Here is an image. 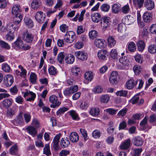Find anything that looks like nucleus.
<instances>
[{
  "instance_id": "16",
  "label": "nucleus",
  "mask_w": 156,
  "mask_h": 156,
  "mask_svg": "<svg viewBox=\"0 0 156 156\" xmlns=\"http://www.w3.org/2000/svg\"><path fill=\"white\" fill-rule=\"evenodd\" d=\"M118 73L116 71H113L110 75L109 80L110 83L112 84H116L117 82Z\"/></svg>"
},
{
  "instance_id": "63",
  "label": "nucleus",
  "mask_w": 156,
  "mask_h": 156,
  "mask_svg": "<svg viewBox=\"0 0 156 156\" xmlns=\"http://www.w3.org/2000/svg\"><path fill=\"white\" fill-rule=\"evenodd\" d=\"M65 57L63 52L60 53L58 55V60L61 63H62L63 60Z\"/></svg>"
},
{
  "instance_id": "22",
  "label": "nucleus",
  "mask_w": 156,
  "mask_h": 156,
  "mask_svg": "<svg viewBox=\"0 0 156 156\" xmlns=\"http://www.w3.org/2000/svg\"><path fill=\"white\" fill-rule=\"evenodd\" d=\"M70 144V142L67 138H62L60 140V145L63 148L67 147Z\"/></svg>"
},
{
  "instance_id": "10",
  "label": "nucleus",
  "mask_w": 156,
  "mask_h": 156,
  "mask_svg": "<svg viewBox=\"0 0 156 156\" xmlns=\"http://www.w3.org/2000/svg\"><path fill=\"white\" fill-rule=\"evenodd\" d=\"M76 57L82 61L86 60L87 58V53L83 51H78L75 53Z\"/></svg>"
},
{
  "instance_id": "59",
  "label": "nucleus",
  "mask_w": 156,
  "mask_h": 156,
  "mask_svg": "<svg viewBox=\"0 0 156 156\" xmlns=\"http://www.w3.org/2000/svg\"><path fill=\"white\" fill-rule=\"evenodd\" d=\"M148 51L151 53L153 54L156 52V46L154 44H151L148 48Z\"/></svg>"
},
{
  "instance_id": "17",
  "label": "nucleus",
  "mask_w": 156,
  "mask_h": 156,
  "mask_svg": "<svg viewBox=\"0 0 156 156\" xmlns=\"http://www.w3.org/2000/svg\"><path fill=\"white\" fill-rule=\"evenodd\" d=\"M121 5L119 3L113 4L111 7L112 12L115 14H118L121 10Z\"/></svg>"
},
{
  "instance_id": "9",
  "label": "nucleus",
  "mask_w": 156,
  "mask_h": 156,
  "mask_svg": "<svg viewBox=\"0 0 156 156\" xmlns=\"http://www.w3.org/2000/svg\"><path fill=\"white\" fill-rule=\"evenodd\" d=\"M20 26V24H17L14 23H10L7 26V30L14 33H16Z\"/></svg>"
},
{
  "instance_id": "49",
  "label": "nucleus",
  "mask_w": 156,
  "mask_h": 156,
  "mask_svg": "<svg viewBox=\"0 0 156 156\" xmlns=\"http://www.w3.org/2000/svg\"><path fill=\"white\" fill-rule=\"evenodd\" d=\"M142 151L141 148L133 149L131 152V154L133 156H139Z\"/></svg>"
},
{
  "instance_id": "8",
  "label": "nucleus",
  "mask_w": 156,
  "mask_h": 156,
  "mask_svg": "<svg viewBox=\"0 0 156 156\" xmlns=\"http://www.w3.org/2000/svg\"><path fill=\"white\" fill-rule=\"evenodd\" d=\"M49 101L53 104L51 105L50 107L55 108L58 107L61 104V103L57 100V97L55 95L51 96L49 98Z\"/></svg>"
},
{
  "instance_id": "21",
  "label": "nucleus",
  "mask_w": 156,
  "mask_h": 156,
  "mask_svg": "<svg viewBox=\"0 0 156 156\" xmlns=\"http://www.w3.org/2000/svg\"><path fill=\"white\" fill-rule=\"evenodd\" d=\"M107 51L104 49H102L99 51L98 53V58L101 60H105L106 58Z\"/></svg>"
},
{
  "instance_id": "37",
  "label": "nucleus",
  "mask_w": 156,
  "mask_h": 156,
  "mask_svg": "<svg viewBox=\"0 0 156 156\" xmlns=\"http://www.w3.org/2000/svg\"><path fill=\"white\" fill-rule=\"evenodd\" d=\"M25 23L29 28H31L33 27V23L32 20L28 17H25L24 19Z\"/></svg>"
},
{
  "instance_id": "44",
  "label": "nucleus",
  "mask_w": 156,
  "mask_h": 156,
  "mask_svg": "<svg viewBox=\"0 0 156 156\" xmlns=\"http://www.w3.org/2000/svg\"><path fill=\"white\" fill-rule=\"evenodd\" d=\"M110 8V5L107 3L102 4L100 7L101 11L105 12H108Z\"/></svg>"
},
{
  "instance_id": "56",
  "label": "nucleus",
  "mask_w": 156,
  "mask_h": 156,
  "mask_svg": "<svg viewBox=\"0 0 156 156\" xmlns=\"http://www.w3.org/2000/svg\"><path fill=\"white\" fill-rule=\"evenodd\" d=\"M80 132L82 135L84 139L86 140L88 139L87 137V131L84 129H80Z\"/></svg>"
},
{
  "instance_id": "50",
  "label": "nucleus",
  "mask_w": 156,
  "mask_h": 156,
  "mask_svg": "<svg viewBox=\"0 0 156 156\" xmlns=\"http://www.w3.org/2000/svg\"><path fill=\"white\" fill-rule=\"evenodd\" d=\"M154 7V2L151 0L147 1V9L148 10H151L153 9Z\"/></svg>"
},
{
  "instance_id": "32",
  "label": "nucleus",
  "mask_w": 156,
  "mask_h": 156,
  "mask_svg": "<svg viewBox=\"0 0 156 156\" xmlns=\"http://www.w3.org/2000/svg\"><path fill=\"white\" fill-rule=\"evenodd\" d=\"M107 41L108 46L111 48L114 47L116 44V41L111 36L108 37L107 39Z\"/></svg>"
},
{
  "instance_id": "7",
  "label": "nucleus",
  "mask_w": 156,
  "mask_h": 156,
  "mask_svg": "<svg viewBox=\"0 0 156 156\" xmlns=\"http://www.w3.org/2000/svg\"><path fill=\"white\" fill-rule=\"evenodd\" d=\"M23 97L28 101H33L36 97V94L32 91L27 90L23 93Z\"/></svg>"
},
{
  "instance_id": "3",
  "label": "nucleus",
  "mask_w": 156,
  "mask_h": 156,
  "mask_svg": "<svg viewBox=\"0 0 156 156\" xmlns=\"http://www.w3.org/2000/svg\"><path fill=\"white\" fill-rule=\"evenodd\" d=\"M76 35L72 31H67L64 36V40L67 43H71L75 39Z\"/></svg>"
},
{
  "instance_id": "53",
  "label": "nucleus",
  "mask_w": 156,
  "mask_h": 156,
  "mask_svg": "<svg viewBox=\"0 0 156 156\" xmlns=\"http://www.w3.org/2000/svg\"><path fill=\"white\" fill-rule=\"evenodd\" d=\"M130 10V9L128 4L123 6L121 8L122 12L125 14H126L129 13Z\"/></svg>"
},
{
  "instance_id": "20",
  "label": "nucleus",
  "mask_w": 156,
  "mask_h": 156,
  "mask_svg": "<svg viewBox=\"0 0 156 156\" xmlns=\"http://www.w3.org/2000/svg\"><path fill=\"white\" fill-rule=\"evenodd\" d=\"M21 9L20 5H15L12 7V14L14 15H18L20 14Z\"/></svg>"
},
{
  "instance_id": "55",
  "label": "nucleus",
  "mask_w": 156,
  "mask_h": 156,
  "mask_svg": "<svg viewBox=\"0 0 156 156\" xmlns=\"http://www.w3.org/2000/svg\"><path fill=\"white\" fill-rule=\"evenodd\" d=\"M101 133L99 130L95 129L94 130L92 133L93 137L95 139L99 138L101 136Z\"/></svg>"
},
{
  "instance_id": "4",
  "label": "nucleus",
  "mask_w": 156,
  "mask_h": 156,
  "mask_svg": "<svg viewBox=\"0 0 156 156\" xmlns=\"http://www.w3.org/2000/svg\"><path fill=\"white\" fill-rule=\"evenodd\" d=\"M61 136V134L59 133L55 136L53 140L51 145V147L52 149H53L55 151H59L61 149V148L60 147L58 144Z\"/></svg>"
},
{
  "instance_id": "54",
  "label": "nucleus",
  "mask_w": 156,
  "mask_h": 156,
  "mask_svg": "<svg viewBox=\"0 0 156 156\" xmlns=\"http://www.w3.org/2000/svg\"><path fill=\"white\" fill-rule=\"evenodd\" d=\"M69 109V108L66 107H63L59 109L56 112V115H59L63 114Z\"/></svg>"
},
{
  "instance_id": "41",
  "label": "nucleus",
  "mask_w": 156,
  "mask_h": 156,
  "mask_svg": "<svg viewBox=\"0 0 156 156\" xmlns=\"http://www.w3.org/2000/svg\"><path fill=\"white\" fill-rule=\"evenodd\" d=\"M2 69L5 72H10L11 70L10 66L6 63H4L2 65Z\"/></svg>"
},
{
  "instance_id": "64",
  "label": "nucleus",
  "mask_w": 156,
  "mask_h": 156,
  "mask_svg": "<svg viewBox=\"0 0 156 156\" xmlns=\"http://www.w3.org/2000/svg\"><path fill=\"white\" fill-rule=\"evenodd\" d=\"M60 30L62 32L65 33L66 31H67L68 30V27L66 24L61 25L59 27Z\"/></svg>"
},
{
  "instance_id": "52",
  "label": "nucleus",
  "mask_w": 156,
  "mask_h": 156,
  "mask_svg": "<svg viewBox=\"0 0 156 156\" xmlns=\"http://www.w3.org/2000/svg\"><path fill=\"white\" fill-rule=\"evenodd\" d=\"M104 111L108 113L109 115H115L118 111L117 109H114L112 108H108L105 110Z\"/></svg>"
},
{
  "instance_id": "39",
  "label": "nucleus",
  "mask_w": 156,
  "mask_h": 156,
  "mask_svg": "<svg viewBox=\"0 0 156 156\" xmlns=\"http://www.w3.org/2000/svg\"><path fill=\"white\" fill-rule=\"evenodd\" d=\"M43 153L47 156L51 154L50 150V147L49 144H47L45 146L43 149Z\"/></svg>"
},
{
  "instance_id": "5",
  "label": "nucleus",
  "mask_w": 156,
  "mask_h": 156,
  "mask_svg": "<svg viewBox=\"0 0 156 156\" xmlns=\"http://www.w3.org/2000/svg\"><path fill=\"white\" fill-rule=\"evenodd\" d=\"M137 20L139 25L141 28H144L146 24V12H145L142 16V20H141V15L139 12H137Z\"/></svg>"
},
{
  "instance_id": "24",
  "label": "nucleus",
  "mask_w": 156,
  "mask_h": 156,
  "mask_svg": "<svg viewBox=\"0 0 156 156\" xmlns=\"http://www.w3.org/2000/svg\"><path fill=\"white\" fill-rule=\"evenodd\" d=\"M102 19L103 22L102 23V27L104 29H106L110 25V18L108 17H105L102 18Z\"/></svg>"
},
{
  "instance_id": "29",
  "label": "nucleus",
  "mask_w": 156,
  "mask_h": 156,
  "mask_svg": "<svg viewBox=\"0 0 156 156\" xmlns=\"http://www.w3.org/2000/svg\"><path fill=\"white\" fill-rule=\"evenodd\" d=\"M40 5V0H33L31 3V7L34 10H37Z\"/></svg>"
},
{
  "instance_id": "45",
  "label": "nucleus",
  "mask_w": 156,
  "mask_h": 156,
  "mask_svg": "<svg viewBox=\"0 0 156 156\" xmlns=\"http://www.w3.org/2000/svg\"><path fill=\"white\" fill-rule=\"evenodd\" d=\"M15 16L14 19L13 23L17 24H20L23 19V16L21 14Z\"/></svg>"
},
{
  "instance_id": "13",
  "label": "nucleus",
  "mask_w": 156,
  "mask_h": 156,
  "mask_svg": "<svg viewBox=\"0 0 156 156\" xmlns=\"http://www.w3.org/2000/svg\"><path fill=\"white\" fill-rule=\"evenodd\" d=\"M17 107L16 106H13L11 108H8L6 112V116L8 117L12 118L15 115L17 112Z\"/></svg>"
},
{
  "instance_id": "23",
  "label": "nucleus",
  "mask_w": 156,
  "mask_h": 156,
  "mask_svg": "<svg viewBox=\"0 0 156 156\" xmlns=\"http://www.w3.org/2000/svg\"><path fill=\"white\" fill-rule=\"evenodd\" d=\"M69 138L72 142L75 143L78 140L79 136L78 134L76 133L72 132L70 134Z\"/></svg>"
},
{
  "instance_id": "33",
  "label": "nucleus",
  "mask_w": 156,
  "mask_h": 156,
  "mask_svg": "<svg viewBox=\"0 0 156 156\" xmlns=\"http://www.w3.org/2000/svg\"><path fill=\"white\" fill-rule=\"evenodd\" d=\"M137 49L140 52H142L145 48V44L142 41H138L137 43Z\"/></svg>"
},
{
  "instance_id": "11",
  "label": "nucleus",
  "mask_w": 156,
  "mask_h": 156,
  "mask_svg": "<svg viewBox=\"0 0 156 156\" xmlns=\"http://www.w3.org/2000/svg\"><path fill=\"white\" fill-rule=\"evenodd\" d=\"M35 18L37 21L39 23H42L45 20V15L41 11L37 12L36 14Z\"/></svg>"
},
{
  "instance_id": "1",
  "label": "nucleus",
  "mask_w": 156,
  "mask_h": 156,
  "mask_svg": "<svg viewBox=\"0 0 156 156\" xmlns=\"http://www.w3.org/2000/svg\"><path fill=\"white\" fill-rule=\"evenodd\" d=\"M138 83V87L136 88L140 89L142 88L144 84V82L142 80H137L135 81L133 79L128 80L126 84V87L128 90H131L133 89L136 84Z\"/></svg>"
},
{
  "instance_id": "30",
  "label": "nucleus",
  "mask_w": 156,
  "mask_h": 156,
  "mask_svg": "<svg viewBox=\"0 0 156 156\" xmlns=\"http://www.w3.org/2000/svg\"><path fill=\"white\" fill-rule=\"evenodd\" d=\"M23 122V117L22 114L20 113L14 119V122L16 124V125H18L22 124Z\"/></svg>"
},
{
  "instance_id": "51",
  "label": "nucleus",
  "mask_w": 156,
  "mask_h": 156,
  "mask_svg": "<svg viewBox=\"0 0 156 156\" xmlns=\"http://www.w3.org/2000/svg\"><path fill=\"white\" fill-rule=\"evenodd\" d=\"M109 97L107 95H101L100 98V100L101 102L104 103H107L109 101Z\"/></svg>"
},
{
  "instance_id": "58",
  "label": "nucleus",
  "mask_w": 156,
  "mask_h": 156,
  "mask_svg": "<svg viewBox=\"0 0 156 156\" xmlns=\"http://www.w3.org/2000/svg\"><path fill=\"white\" fill-rule=\"evenodd\" d=\"M110 55L111 57L113 59H116L118 58V52L115 49H112L111 51Z\"/></svg>"
},
{
  "instance_id": "42",
  "label": "nucleus",
  "mask_w": 156,
  "mask_h": 156,
  "mask_svg": "<svg viewBox=\"0 0 156 156\" xmlns=\"http://www.w3.org/2000/svg\"><path fill=\"white\" fill-rule=\"evenodd\" d=\"M48 71L50 75L54 76L56 75L58 73L57 69L53 66H51L48 68Z\"/></svg>"
},
{
  "instance_id": "12",
  "label": "nucleus",
  "mask_w": 156,
  "mask_h": 156,
  "mask_svg": "<svg viewBox=\"0 0 156 156\" xmlns=\"http://www.w3.org/2000/svg\"><path fill=\"white\" fill-rule=\"evenodd\" d=\"M14 81L13 78L11 75H7L4 80V85L7 87L11 86Z\"/></svg>"
},
{
  "instance_id": "14",
  "label": "nucleus",
  "mask_w": 156,
  "mask_h": 156,
  "mask_svg": "<svg viewBox=\"0 0 156 156\" xmlns=\"http://www.w3.org/2000/svg\"><path fill=\"white\" fill-rule=\"evenodd\" d=\"M23 42L20 37H19L12 44V48L15 49H21Z\"/></svg>"
},
{
  "instance_id": "60",
  "label": "nucleus",
  "mask_w": 156,
  "mask_h": 156,
  "mask_svg": "<svg viewBox=\"0 0 156 156\" xmlns=\"http://www.w3.org/2000/svg\"><path fill=\"white\" fill-rule=\"evenodd\" d=\"M146 125V116H145L144 119L140 123V125L142 130L145 129Z\"/></svg>"
},
{
  "instance_id": "19",
  "label": "nucleus",
  "mask_w": 156,
  "mask_h": 156,
  "mask_svg": "<svg viewBox=\"0 0 156 156\" xmlns=\"http://www.w3.org/2000/svg\"><path fill=\"white\" fill-rule=\"evenodd\" d=\"M133 144L137 146H140L142 145L144 140L143 139L139 136L134 137L133 140Z\"/></svg>"
},
{
  "instance_id": "6",
  "label": "nucleus",
  "mask_w": 156,
  "mask_h": 156,
  "mask_svg": "<svg viewBox=\"0 0 156 156\" xmlns=\"http://www.w3.org/2000/svg\"><path fill=\"white\" fill-rule=\"evenodd\" d=\"M78 90V87L77 86L74 85L66 89L64 91L63 93L65 96L67 97H69L74 93L76 92Z\"/></svg>"
},
{
  "instance_id": "25",
  "label": "nucleus",
  "mask_w": 156,
  "mask_h": 156,
  "mask_svg": "<svg viewBox=\"0 0 156 156\" xmlns=\"http://www.w3.org/2000/svg\"><path fill=\"white\" fill-rule=\"evenodd\" d=\"M74 57L73 55L69 54L66 55L65 57L66 62L67 64H71L74 62Z\"/></svg>"
},
{
  "instance_id": "38",
  "label": "nucleus",
  "mask_w": 156,
  "mask_h": 156,
  "mask_svg": "<svg viewBox=\"0 0 156 156\" xmlns=\"http://www.w3.org/2000/svg\"><path fill=\"white\" fill-rule=\"evenodd\" d=\"M136 45L133 42H130L128 46V50L132 52H134L136 50Z\"/></svg>"
},
{
  "instance_id": "46",
  "label": "nucleus",
  "mask_w": 156,
  "mask_h": 156,
  "mask_svg": "<svg viewBox=\"0 0 156 156\" xmlns=\"http://www.w3.org/2000/svg\"><path fill=\"white\" fill-rule=\"evenodd\" d=\"M89 36L91 39H94L98 36V32L95 30H92L89 33Z\"/></svg>"
},
{
  "instance_id": "48",
  "label": "nucleus",
  "mask_w": 156,
  "mask_h": 156,
  "mask_svg": "<svg viewBox=\"0 0 156 156\" xmlns=\"http://www.w3.org/2000/svg\"><path fill=\"white\" fill-rule=\"evenodd\" d=\"M0 46L2 48L7 50L9 49L10 48V45L7 43L2 40L0 41Z\"/></svg>"
},
{
  "instance_id": "47",
  "label": "nucleus",
  "mask_w": 156,
  "mask_h": 156,
  "mask_svg": "<svg viewBox=\"0 0 156 156\" xmlns=\"http://www.w3.org/2000/svg\"><path fill=\"white\" fill-rule=\"evenodd\" d=\"M89 106V103L88 101H83L81 104L80 107L81 109L86 110L88 108Z\"/></svg>"
},
{
  "instance_id": "31",
  "label": "nucleus",
  "mask_w": 156,
  "mask_h": 156,
  "mask_svg": "<svg viewBox=\"0 0 156 156\" xmlns=\"http://www.w3.org/2000/svg\"><path fill=\"white\" fill-rule=\"evenodd\" d=\"M18 150V147L15 144L11 147L9 150V153L11 154L20 156V155L17 154Z\"/></svg>"
},
{
  "instance_id": "28",
  "label": "nucleus",
  "mask_w": 156,
  "mask_h": 156,
  "mask_svg": "<svg viewBox=\"0 0 156 156\" xmlns=\"http://www.w3.org/2000/svg\"><path fill=\"white\" fill-rule=\"evenodd\" d=\"M95 45L99 48H103L105 47L104 41L101 39H97L95 41Z\"/></svg>"
},
{
  "instance_id": "43",
  "label": "nucleus",
  "mask_w": 156,
  "mask_h": 156,
  "mask_svg": "<svg viewBox=\"0 0 156 156\" xmlns=\"http://www.w3.org/2000/svg\"><path fill=\"white\" fill-rule=\"evenodd\" d=\"M84 77L86 80L91 81L93 77V74L92 72L91 71L86 72L85 74Z\"/></svg>"
},
{
  "instance_id": "62",
  "label": "nucleus",
  "mask_w": 156,
  "mask_h": 156,
  "mask_svg": "<svg viewBox=\"0 0 156 156\" xmlns=\"http://www.w3.org/2000/svg\"><path fill=\"white\" fill-rule=\"evenodd\" d=\"M133 69L135 74L138 75L140 72V66L137 65H135L133 67Z\"/></svg>"
},
{
  "instance_id": "36",
  "label": "nucleus",
  "mask_w": 156,
  "mask_h": 156,
  "mask_svg": "<svg viewBox=\"0 0 156 156\" xmlns=\"http://www.w3.org/2000/svg\"><path fill=\"white\" fill-rule=\"evenodd\" d=\"M100 113V110L98 108H91L90 111V113L93 116H96L98 115Z\"/></svg>"
},
{
  "instance_id": "27",
  "label": "nucleus",
  "mask_w": 156,
  "mask_h": 156,
  "mask_svg": "<svg viewBox=\"0 0 156 156\" xmlns=\"http://www.w3.org/2000/svg\"><path fill=\"white\" fill-rule=\"evenodd\" d=\"M130 143V139H127L120 145V149L122 150L127 149L129 147Z\"/></svg>"
},
{
  "instance_id": "57",
  "label": "nucleus",
  "mask_w": 156,
  "mask_h": 156,
  "mask_svg": "<svg viewBox=\"0 0 156 156\" xmlns=\"http://www.w3.org/2000/svg\"><path fill=\"white\" fill-rule=\"evenodd\" d=\"M128 93V91L125 90H121L118 91L116 92V94L117 96L126 97Z\"/></svg>"
},
{
  "instance_id": "15",
  "label": "nucleus",
  "mask_w": 156,
  "mask_h": 156,
  "mask_svg": "<svg viewBox=\"0 0 156 156\" xmlns=\"http://www.w3.org/2000/svg\"><path fill=\"white\" fill-rule=\"evenodd\" d=\"M91 18L93 22L98 23L101 20L102 17L101 14L98 12H95L91 15Z\"/></svg>"
},
{
  "instance_id": "35",
  "label": "nucleus",
  "mask_w": 156,
  "mask_h": 156,
  "mask_svg": "<svg viewBox=\"0 0 156 156\" xmlns=\"http://www.w3.org/2000/svg\"><path fill=\"white\" fill-rule=\"evenodd\" d=\"M37 79V75L34 73H31L30 76V80L31 83L32 84H36Z\"/></svg>"
},
{
  "instance_id": "61",
  "label": "nucleus",
  "mask_w": 156,
  "mask_h": 156,
  "mask_svg": "<svg viewBox=\"0 0 156 156\" xmlns=\"http://www.w3.org/2000/svg\"><path fill=\"white\" fill-rule=\"evenodd\" d=\"M102 88L99 86H97L93 89V91L95 93H100L103 91Z\"/></svg>"
},
{
  "instance_id": "18",
  "label": "nucleus",
  "mask_w": 156,
  "mask_h": 156,
  "mask_svg": "<svg viewBox=\"0 0 156 156\" xmlns=\"http://www.w3.org/2000/svg\"><path fill=\"white\" fill-rule=\"evenodd\" d=\"M26 129L28 133L33 137H35L37 133L36 128L34 126H29Z\"/></svg>"
},
{
  "instance_id": "26",
  "label": "nucleus",
  "mask_w": 156,
  "mask_h": 156,
  "mask_svg": "<svg viewBox=\"0 0 156 156\" xmlns=\"http://www.w3.org/2000/svg\"><path fill=\"white\" fill-rule=\"evenodd\" d=\"M13 101L11 98H7L4 99L2 102L3 106L5 108H8L11 105Z\"/></svg>"
},
{
  "instance_id": "34",
  "label": "nucleus",
  "mask_w": 156,
  "mask_h": 156,
  "mask_svg": "<svg viewBox=\"0 0 156 156\" xmlns=\"http://www.w3.org/2000/svg\"><path fill=\"white\" fill-rule=\"evenodd\" d=\"M119 62L123 65L128 66L129 65V60L126 56H122L119 59Z\"/></svg>"
},
{
  "instance_id": "40",
  "label": "nucleus",
  "mask_w": 156,
  "mask_h": 156,
  "mask_svg": "<svg viewBox=\"0 0 156 156\" xmlns=\"http://www.w3.org/2000/svg\"><path fill=\"white\" fill-rule=\"evenodd\" d=\"M8 32L5 36V39L8 41H12L14 38V33L10 32L9 31V30H8Z\"/></svg>"
},
{
  "instance_id": "2",
  "label": "nucleus",
  "mask_w": 156,
  "mask_h": 156,
  "mask_svg": "<svg viewBox=\"0 0 156 156\" xmlns=\"http://www.w3.org/2000/svg\"><path fill=\"white\" fill-rule=\"evenodd\" d=\"M22 39L26 43H30L36 42L38 37L37 36L33 35L28 31H26L23 34Z\"/></svg>"
}]
</instances>
